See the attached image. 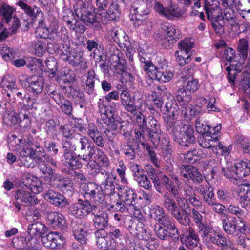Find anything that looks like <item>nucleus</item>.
Returning a JSON list of instances; mask_svg holds the SVG:
<instances>
[{
    "label": "nucleus",
    "mask_w": 250,
    "mask_h": 250,
    "mask_svg": "<svg viewBox=\"0 0 250 250\" xmlns=\"http://www.w3.org/2000/svg\"><path fill=\"white\" fill-rule=\"evenodd\" d=\"M166 122L167 129L170 131L174 140L180 146L188 147L196 143L192 126L184 124L180 120H177L176 117L172 116H167Z\"/></svg>",
    "instance_id": "1"
},
{
    "label": "nucleus",
    "mask_w": 250,
    "mask_h": 250,
    "mask_svg": "<svg viewBox=\"0 0 250 250\" xmlns=\"http://www.w3.org/2000/svg\"><path fill=\"white\" fill-rule=\"evenodd\" d=\"M136 122L139 125L141 130L135 129L136 138L139 142L145 143L146 139L144 133L146 132V135L153 144H158L160 142V139L162 131L161 125L158 121L152 116H149L147 117L141 112L136 115Z\"/></svg>",
    "instance_id": "2"
},
{
    "label": "nucleus",
    "mask_w": 250,
    "mask_h": 250,
    "mask_svg": "<svg viewBox=\"0 0 250 250\" xmlns=\"http://www.w3.org/2000/svg\"><path fill=\"white\" fill-rule=\"evenodd\" d=\"M151 6V2L146 0H136L132 3L129 17L135 27L141 25L148 18Z\"/></svg>",
    "instance_id": "3"
},
{
    "label": "nucleus",
    "mask_w": 250,
    "mask_h": 250,
    "mask_svg": "<svg viewBox=\"0 0 250 250\" xmlns=\"http://www.w3.org/2000/svg\"><path fill=\"white\" fill-rule=\"evenodd\" d=\"M98 207L92 204L88 199H79L77 203L70 205L68 208L69 215L76 218L83 219L90 213L96 211Z\"/></svg>",
    "instance_id": "4"
},
{
    "label": "nucleus",
    "mask_w": 250,
    "mask_h": 250,
    "mask_svg": "<svg viewBox=\"0 0 250 250\" xmlns=\"http://www.w3.org/2000/svg\"><path fill=\"white\" fill-rule=\"evenodd\" d=\"M107 55L109 56V62L115 69L119 71L118 73L125 72L127 70L126 61L123 54L114 44L110 43L105 47Z\"/></svg>",
    "instance_id": "5"
},
{
    "label": "nucleus",
    "mask_w": 250,
    "mask_h": 250,
    "mask_svg": "<svg viewBox=\"0 0 250 250\" xmlns=\"http://www.w3.org/2000/svg\"><path fill=\"white\" fill-rule=\"evenodd\" d=\"M77 17L85 25L92 28L94 30L99 31L102 26L99 21V15H95L85 6H81L75 10Z\"/></svg>",
    "instance_id": "6"
},
{
    "label": "nucleus",
    "mask_w": 250,
    "mask_h": 250,
    "mask_svg": "<svg viewBox=\"0 0 250 250\" xmlns=\"http://www.w3.org/2000/svg\"><path fill=\"white\" fill-rule=\"evenodd\" d=\"M82 186L85 200L88 199L90 202L93 201L97 204H101L104 200V193L101 185L94 182H88Z\"/></svg>",
    "instance_id": "7"
},
{
    "label": "nucleus",
    "mask_w": 250,
    "mask_h": 250,
    "mask_svg": "<svg viewBox=\"0 0 250 250\" xmlns=\"http://www.w3.org/2000/svg\"><path fill=\"white\" fill-rule=\"evenodd\" d=\"M193 46V44L186 38L178 43L180 50L175 52V55L177 56L176 61L180 65L184 66L190 62L191 59L189 53Z\"/></svg>",
    "instance_id": "8"
},
{
    "label": "nucleus",
    "mask_w": 250,
    "mask_h": 250,
    "mask_svg": "<svg viewBox=\"0 0 250 250\" xmlns=\"http://www.w3.org/2000/svg\"><path fill=\"white\" fill-rule=\"evenodd\" d=\"M19 189L15 191L14 205L18 211L21 209V206H30L36 204L38 199L31 192L25 190L26 188Z\"/></svg>",
    "instance_id": "9"
},
{
    "label": "nucleus",
    "mask_w": 250,
    "mask_h": 250,
    "mask_svg": "<svg viewBox=\"0 0 250 250\" xmlns=\"http://www.w3.org/2000/svg\"><path fill=\"white\" fill-rule=\"evenodd\" d=\"M46 221L48 225L54 229L66 231L67 228V223L65 216L58 212H47Z\"/></svg>",
    "instance_id": "10"
},
{
    "label": "nucleus",
    "mask_w": 250,
    "mask_h": 250,
    "mask_svg": "<svg viewBox=\"0 0 250 250\" xmlns=\"http://www.w3.org/2000/svg\"><path fill=\"white\" fill-rule=\"evenodd\" d=\"M43 197L47 202L58 208H65L69 205L68 200L62 194L53 189L45 190Z\"/></svg>",
    "instance_id": "11"
},
{
    "label": "nucleus",
    "mask_w": 250,
    "mask_h": 250,
    "mask_svg": "<svg viewBox=\"0 0 250 250\" xmlns=\"http://www.w3.org/2000/svg\"><path fill=\"white\" fill-rule=\"evenodd\" d=\"M94 234L96 239V245L102 250H114L116 242L114 239L104 232L95 231Z\"/></svg>",
    "instance_id": "12"
},
{
    "label": "nucleus",
    "mask_w": 250,
    "mask_h": 250,
    "mask_svg": "<svg viewBox=\"0 0 250 250\" xmlns=\"http://www.w3.org/2000/svg\"><path fill=\"white\" fill-rule=\"evenodd\" d=\"M146 69L150 72L149 77L162 83L168 82L173 76L170 71H165L162 67H157L154 65H148Z\"/></svg>",
    "instance_id": "13"
},
{
    "label": "nucleus",
    "mask_w": 250,
    "mask_h": 250,
    "mask_svg": "<svg viewBox=\"0 0 250 250\" xmlns=\"http://www.w3.org/2000/svg\"><path fill=\"white\" fill-rule=\"evenodd\" d=\"M103 115L105 116L108 121V129L104 131L105 133L108 131L110 132V130H115L119 127L120 124H123L124 122L122 118L115 111H113L109 108H106L104 110Z\"/></svg>",
    "instance_id": "14"
},
{
    "label": "nucleus",
    "mask_w": 250,
    "mask_h": 250,
    "mask_svg": "<svg viewBox=\"0 0 250 250\" xmlns=\"http://www.w3.org/2000/svg\"><path fill=\"white\" fill-rule=\"evenodd\" d=\"M53 180L56 181V186L63 194L68 196L72 195L74 192L73 182L72 180L68 177H62L58 175L55 176Z\"/></svg>",
    "instance_id": "15"
},
{
    "label": "nucleus",
    "mask_w": 250,
    "mask_h": 250,
    "mask_svg": "<svg viewBox=\"0 0 250 250\" xmlns=\"http://www.w3.org/2000/svg\"><path fill=\"white\" fill-rule=\"evenodd\" d=\"M96 212V210L93 211L92 214L94 216L93 219L94 226L97 229L96 231L104 232L108 226V214L107 212L102 210Z\"/></svg>",
    "instance_id": "16"
},
{
    "label": "nucleus",
    "mask_w": 250,
    "mask_h": 250,
    "mask_svg": "<svg viewBox=\"0 0 250 250\" xmlns=\"http://www.w3.org/2000/svg\"><path fill=\"white\" fill-rule=\"evenodd\" d=\"M177 205V222L185 226L190 225L191 223V220L189 218L190 215V209L188 211L190 206L188 201L186 202H183Z\"/></svg>",
    "instance_id": "17"
},
{
    "label": "nucleus",
    "mask_w": 250,
    "mask_h": 250,
    "mask_svg": "<svg viewBox=\"0 0 250 250\" xmlns=\"http://www.w3.org/2000/svg\"><path fill=\"white\" fill-rule=\"evenodd\" d=\"M246 59L238 58V60L234 61L229 66L226 68L228 71V79L229 82L233 85H235V81L236 79V76L240 73L243 68L242 64L244 63Z\"/></svg>",
    "instance_id": "18"
},
{
    "label": "nucleus",
    "mask_w": 250,
    "mask_h": 250,
    "mask_svg": "<svg viewBox=\"0 0 250 250\" xmlns=\"http://www.w3.org/2000/svg\"><path fill=\"white\" fill-rule=\"evenodd\" d=\"M97 15L101 17L102 20L108 21H117L120 15V8L117 3H112L107 11L100 10L97 11Z\"/></svg>",
    "instance_id": "19"
},
{
    "label": "nucleus",
    "mask_w": 250,
    "mask_h": 250,
    "mask_svg": "<svg viewBox=\"0 0 250 250\" xmlns=\"http://www.w3.org/2000/svg\"><path fill=\"white\" fill-rule=\"evenodd\" d=\"M87 133L96 146H98L99 148L104 147L105 141L102 136L101 133L98 131L97 126L93 123L89 124Z\"/></svg>",
    "instance_id": "20"
},
{
    "label": "nucleus",
    "mask_w": 250,
    "mask_h": 250,
    "mask_svg": "<svg viewBox=\"0 0 250 250\" xmlns=\"http://www.w3.org/2000/svg\"><path fill=\"white\" fill-rule=\"evenodd\" d=\"M163 206L177 221L178 205L168 192H166L163 196Z\"/></svg>",
    "instance_id": "21"
},
{
    "label": "nucleus",
    "mask_w": 250,
    "mask_h": 250,
    "mask_svg": "<svg viewBox=\"0 0 250 250\" xmlns=\"http://www.w3.org/2000/svg\"><path fill=\"white\" fill-rule=\"evenodd\" d=\"M33 158L35 163L38 166L46 162H48L51 165L56 166L57 163L56 161L48 154L45 153L43 148L40 145H36L35 153L34 155Z\"/></svg>",
    "instance_id": "22"
},
{
    "label": "nucleus",
    "mask_w": 250,
    "mask_h": 250,
    "mask_svg": "<svg viewBox=\"0 0 250 250\" xmlns=\"http://www.w3.org/2000/svg\"><path fill=\"white\" fill-rule=\"evenodd\" d=\"M19 5L23 9L24 12L30 18V23L35 24L37 18L42 15V12L39 7L34 6L33 7L28 5L23 1H20L18 2Z\"/></svg>",
    "instance_id": "23"
},
{
    "label": "nucleus",
    "mask_w": 250,
    "mask_h": 250,
    "mask_svg": "<svg viewBox=\"0 0 250 250\" xmlns=\"http://www.w3.org/2000/svg\"><path fill=\"white\" fill-rule=\"evenodd\" d=\"M59 233L50 232L42 236V241L44 245L52 249H60L62 247L61 240L59 239Z\"/></svg>",
    "instance_id": "24"
},
{
    "label": "nucleus",
    "mask_w": 250,
    "mask_h": 250,
    "mask_svg": "<svg viewBox=\"0 0 250 250\" xmlns=\"http://www.w3.org/2000/svg\"><path fill=\"white\" fill-rule=\"evenodd\" d=\"M139 148V145L137 142L134 146L124 143L120 146V151L125 158L129 160H134L136 158V154Z\"/></svg>",
    "instance_id": "25"
},
{
    "label": "nucleus",
    "mask_w": 250,
    "mask_h": 250,
    "mask_svg": "<svg viewBox=\"0 0 250 250\" xmlns=\"http://www.w3.org/2000/svg\"><path fill=\"white\" fill-rule=\"evenodd\" d=\"M111 36L113 40L117 42L120 46L123 47L124 45L127 46L129 43L128 40V36L126 33L119 27H114L111 31Z\"/></svg>",
    "instance_id": "26"
},
{
    "label": "nucleus",
    "mask_w": 250,
    "mask_h": 250,
    "mask_svg": "<svg viewBox=\"0 0 250 250\" xmlns=\"http://www.w3.org/2000/svg\"><path fill=\"white\" fill-rule=\"evenodd\" d=\"M213 188L207 185H200L197 188L198 193L203 197L204 201L208 205H213L216 201Z\"/></svg>",
    "instance_id": "27"
},
{
    "label": "nucleus",
    "mask_w": 250,
    "mask_h": 250,
    "mask_svg": "<svg viewBox=\"0 0 250 250\" xmlns=\"http://www.w3.org/2000/svg\"><path fill=\"white\" fill-rule=\"evenodd\" d=\"M21 187V188L29 189L32 192L35 194L43 191V188L41 186V184L33 182L29 174L24 175Z\"/></svg>",
    "instance_id": "28"
},
{
    "label": "nucleus",
    "mask_w": 250,
    "mask_h": 250,
    "mask_svg": "<svg viewBox=\"0 0 250 250\" xmlns=\"http://www.w3.org/2000/svg\"><path fill=\"white\" fill-rule=\"evenodd\" d=\"M48 230L47 228L41 222H35L29 225L27 231L30 236H43Z\"/></svg>",
    "instance_id": "29"
},
{
    "label": "nucleus",
    "mask_w": 250,
    "mask_h": 250,
    "mask_svg": "<svg viewBox=\"0 0 250 250\" xmlns=\"http://www.w3.org/2000/svg\"><path fill=\"white\" fill-rule=\"evenodd\" d=\"M65 49L64 51L65 53H64V55L66 56L65 60L68 62L73 66H78L81 65L83 62V59L78 52L73 51L71 52L69 49L70 47L69 45H65Z\"/></svg>",
    "instance_id": "30"
},
{
    "label": "nucleus",
    "mask_w": 250,
    "mask_h": 250,
    "mask_svg": "<svg viewBox=\"0 0 250 250\" xmlns=\"http://www.w3.org/2000/svg\"><path fill=\"white\" fill-rule=\"evenodd\" d=\"M137 197L134 191L128 187L123 188L121 193H118V198L121 199L126 205H133Z\"/></svg>",
    "instance_id": "31"
},
{
    "label": "nucleus",
    "mask_w": 250,
    "mask_h": 250,
    "mask_svg": "<svg viewBox=\"0 0 250 250\" xmlns=\"http://www.w3.org/2000/svg\"><path fill=\"white\" fill-rule=\"evenodd\" d=\"M219 140L218 136H213L212 134L208 133L202 135L199 141L200 145L207 149H211L217 144V141Z\"/></svg>",
    "instance_id": "32"
},
{
    "label": "nucleus",
    "mask_w": 250,
    "mask_h": 250,
    "mask_svg": "<svg viewBox=\"0 0 250 250\" xmlns=\"http://www.w3.org/2000/svg\"><path fill=\"white\" fill-rule=\"evenodd\" d=\"M192 93L184 87L178 89L176 92V98L179 104L187 105L191 100Z\"/></svg>",
    "instance_id": "33"
},
{
    "label": "nucleus",
    "mask_w": 250,
    "mask_h": 250,
    "mask_svg": "<svg viewBox=\"0 0 250 250\" xmlns=\"http://www.w3.org/2000/svg\"><path fill=\"white\" fill-rule=\"evenodd\" d=\"M28 86V90L34 94H39L42 92L43 88V82L42 79H33L32 78L27 79Z\"/></svg>",
    "instance_id": "34"
},
{
    "label": "nucleus",
    "mask_w": 250,
    "mask_h": 250,
    "mask_svg": "<svg viewBox=\"0 0 250 250\" xmlns=\"http://www.w3.org/2000/svg\"><path fill=\"white\" fill-rule=\"evenodd\" d=\"M93 159L102 167H108L109 162L107 156L100 148L95 146L93 153Z\"/></svg>",
    "instance_id": "35"
},
{
    "label": "nucleus",
    "mask_w": 250,
    "mask_h": 250,
    "mask_svg": "<svg viewBox=\"0 0 250 250\" xmlns=\"http://www.w3.org/2000/svg\"><path fill=\"white\" fill-rule=\"evenodd\" d=\"M162 133L161 134V137L160 139V142L159 143L161 144V147L163 150V152L164 154L165 158L166 160L168 161L170 159L172 155H171V149L170 147V140L167 134H163L162 135ZM158 144H156L155 145Z\"/></svg>",
    "instance_id": "36"
},
{
    "label": "nucleus",
    "mask_w": 250,
    "mask_h": 250,
    "mask_svg": "<svg viewBox=\"0 0 250 250\" xmlns=\"http://www.w3.org/2000/svg\"><path fill=\"white\" fill-rule=\"evenodd\" d=\"M237 219L235 217L232 218V220H229L227 215L222 219L223 227L225 232L229 235H234L236 232V224L235 222Z\"/></svg>",
    "instance_id": "37"
},
{
    "label": "nucleus",
    "mask_w": 250,
    "mask_h": 250,
    "mask_svg": "<svg viewBox=\"0 0 250 250\" xmlns=\"http://www.w3.org/2000/svg\"><path fill=\"white\" fill-rule=\"evenodd\" d=\"M106 179L102 182V185L104 188V195H110L111 193H115V185L110 173L108 172L105 173Z\"/></svg>",
    "instance_id": "38"
},
{
    "label": "nucleus",
    "mask_w": 250,
    "mask_h": 250,
    "mask_svg": "<svg viewBox=\"0 0 250 250\" xmlns=\"http://www.w3.org/2000/svg\"><path fill=\"white\" fill-rule=\"evenodd\" d=\"M250 164L241 161L235 165V170L238 175V178L246 177L250 172Z\"/></svg>",
    "instance_id": "39"
},
{
    "label": "nucleus",
    "mask_w": 250,
    "mask_h": 250,
    "mask_svg": "<svg viewBox=\"0 0 250 250\" xmlns=\"http://www.w3.org/2000/svg\"><path fill=\"white\" fill-rule=\"evenodd\" d=\"M173 182L167 177L166 175L162 174L159 178V184H157L156 187H154L155 190L159 193H163L165 189L163 185L167 188L171 184H173Z\"/></svg>",
    "instance_id": "40"
},
{
    "label": "nucleus",
    "mask_w": 250,
    "mask_h": 250,
    "mask_svg": "<svg viewBox=\"0 0 250 250\" xmlns=\"http://www.w3.org/2000/svg\"><path fill=\"white\" fill-rule=\"evenodd\" d=\"M96 146L94 145L85 147L84 149L78 151V157L80 159L85 162L88 161L90 159H93V153Z\"/></svg>",
    "instance_id": "41"
},
{
    "label": "nucleus",
    "mask_w": 250,
    "mask_h": 250,
    "mask_svg": "<svg viewBox=\"0 0 250 250\" xmlns=\"http://www.w3.org/2000/svg\"><path fill=\"white\" fill-rule=\"evenodd\" d=\"M60 131L62 135L67 139H76V138L79 137L80 133H75L73 127H70L68 125H61L59 128Z\"/></svg>",
    "instance_id": "42"
},
{
    "label": "nucleus",
    "mask_w": 250,
    "mask_h": 250,
    "mask_svg": "<svg viewBox=\"0 0 250 250\" xmlns=\"http://www.w3.org/2000/svg\"><path fill=\"white\" fill-rule=\"evenodd\" d=\"M185 88L192 93L196 91L199 87L198 80L193 77H188L185 79L184 86Z\"/></svg>",
    "instance_id": "43"
},
{
    "label": "nucleus",
    "mask_w": 250,
    "mask_h": 250,
    "mask_svg": "<svg viewBox=\"0 0 250 250\" xmlns=\"http://www.w3.org/2000/svg\"><path fill=\"white\" fill-rule=\"evenodd\" d=\"M150 216L153 218L156 221H158L163 216L166 214L164 208L156 204L151 206L149 208Z\"/></svg>",
    "instance_id": "44"
},
{
    "label": "nucleus",
    "mask_w": 250,
    "mask_h": 250,
    "mask_svg": "<svg viewBox=\"0 0 250 250\" xmlns=\"http://www.w3.org/2000/svg\"><path fill=\"white\" fill-rule=\"evenodd\" d=\"M165 108H166V111L168 113V115L167 116L176 117V116L177 115L179 108L174 99L169 100L168 101L166 102Z\"/></svg>",
    "instance_id": "45"
},
{
    "label": "nucleus",
    "mask_w": 250,
    "mask_h": 250,
    "mask_svg": "<svg viewBox=\"0 0 250 250\" xmlns=\"http://www.w3.org/2000/svg\"><path fill=\"white\" fill-rule=\"evenodd\" d=\"M77 222L75 221H72L71 227L73 233V236L75 238L79 241L81 244L86 243L85 234L80 231L79 228H77Z\"/></svg>",
    "instance_id": "46"
},
{
    "label": "nucleus",
    "mask_w": 250,
    "mask_h": 250,
    "mask_svg": "<svg viewBox=\"0 0 250 250\" xmlns=\"http://www.w3.org/2000/svg\"><path fill=\"white\" fill-rule=\"evenodd\" d=\"M222 172L223 175L227 178L230 180L235 184H237L238 175L235 170V167H231L229 168H225L223 167L222 168Z\"/></svg>",
    "instance_id": "47"
},
{
    "label": "nucleus",
    "mask_w": 250,
    "mask_h": 250,
    "mask_svg": "<svg viewBox=\"0 0 250 250\" xmlns=\"http://www.w3.org/2000/svg\"><path fill=\"white\" fill-rule=\"evenodd\" d=\"M165 12V17L169 20H172L175 17L179 18L183 14L180 10H178L176 6L172 4H170L166 8Z\"/></svg>",
    "instance_id": "48"
},
{
    "label": "nucleus",
    "mask_w": 250,
    "mask_h": 250,
    "mask_svg": "<svg viewBox=\"0 0 250 250\" xmlns=\"http://www.w3.org/2000/svg\"><path fill=\"white\" fill-rule=\"evenodd\" d=\"M165 37H176V40L179 39V31L175 27L172 26H167L163 24L161 26Z\"/></svg>",
    "instance_id": "49"
},
{
    "label": "nucleus",
    "mask_w": 250,
    "mask_h": 250,
    "mask_svg": "<svg viewBox=\"0 0 250 250\" xmlns=\"http://www.w3.org/2000/svg\"><path fill=\"white\" fill-rule=\"evenodd\" d=\"M249 49L248 42L244 39H240L237 45L238 54L240 55L239 58L246 59L248 57Z\"/></svg>",
    "instance_id": "50"
},
{
    "label": "nucleus",
    "mask_w": 250,
    "mask_h": 250,
    "mask_svg": "<svg viewBox=\"0 0 250 250\" xmlns=\"http://www.w3.org/2000/svg\"><path fill=\"white\" fill-rule=\"evenodd\" d=\"M78 141V143L75 148V150H77V152L84 149L85 147H88L91 146V143L86 137L79 134V137L76 138V139Z\"/></svg>",
    "instance_id": "51"
},
{
    "label": "nucleus",
    "mask_w": 250,
    "mask_h": 250,
    "mask_svg": "<svg viewBox=\"0 0 250 250\" xmlns=\"http://www.w3.org/2000/svg\"><path fill=\"white\" fill-rule=\"evenodd\" d=\"M78 156H73L66 161L63 165L69 169L75 170L82 167V164Z\"/></svg>",
    "instance_id": "52"
},
{
    "label": "nucleus",
    "mask_w": 250,
    "mask_h": 250,
    "mask_svg": "<svg viewBox=\"0 0 250 250\" xmlns=\"http://www.w3.org/2000/svg\"><path fill=\"white\" fill-rule=\"evenodd\" d=\"M13 10L12 7L5 4L0 8V14L3 16V19L5 20L7 24L9 23L12 19Z\"/></svg>",
    "instance_id": "53"
},
{
    "label": "nucleus",
    "mask_w": 250,
    "mask_h": 250,
    "mask_svg": "<svg viewBox=\"0 0 250 250\" xmlns=\"http://www.w3.org/2000/svg\"><path fill=\"white\" fill-rule=\"evenodd\" d=\"M249 73L247 72L242 73L240 86L241 90L245 93L249 94L250 97V83L249 82Z\"/></svg>",
    "instance_id": "54"
},
{
    "label": "nucleus",
    "mask_w": 250,
    "mask_h": 250,
    "mask_svg": "<svg viewBox=\"0 0 250 250\" xmlns=\"http://www.w3.org/2000/svg\"><path fill=\"white\" fill-rule=\"evenodd\" d=\"M57 124L54 119H49L45 122V131L48 135L53 137L54 135H56Z\"/></svg>",
    "instance_id": "55"
},
{
    "label": "nucleus",
    "mask_w": 250,
    "mask_h": 250,
    "mask_svg": "<svg viewBox=\"0 0 250 250\" xmlns=\"http://www.w3.org/2000/svg\"><path fill=\"white\" fill-rule=\"evenodd\" d=\"M139 185L148 191L152 190V185L147 175L144 174L136 180Z\"/></svg>",
    "instance_id": "56"
},
{
    "label": "nucleus",
    "mask_w": 250,
    "mask_h": 250,
    "mask_svg": "<svg viewBox=\"0 0 250 250\" xmlns=\"http://www.w3.org/2000/svg\"><path fill=\"white\" fill-rule=\"evenodd\" d=\"M224 55L226 60L231 63L234 61L238 60V58L240 57L239 54H235V50L231 47L225 49Z\"/></svg>",
    "instance_id": "57"
},
{
    "label": "nucleus",
    "mask_w": 250,
    "mask_h": 250,
    "mask_svg": "<svg viewBox=\"0 0 250 250\" xmlns=\"http://www.w3.org/2000/svg\"><path fill=\"white\" fill-rule=\"evenodd\" d=\"M40 170L44 174H48L50 179H54L57 175L55 174V170L53 169L51 167L46 163L41 164L38 166Z\"/></svg>",
    "instance_id": "58"
},
{
    "label": "nucleus",
    "mask_w": 250,
    "mask_h": 250,
    "mask_svg": "<svg viewBox=\"0 0 250 250\" xmlns=\"http://www.w3.org/2000/svg\"><path fill=\"white\" fill-rule=\"evenodd\" d=\"M58 105L63 113L69 116L72 115L73 110L72 103L69 100L67 99L65 101H63V102Z\"/></svg>",
    "instance_id": "59"
},
{
    "label": "nucleus",
    "mask_w": 250,
    "mask_h": 250,
    "mask_svg": "<svg viewBox=\"0 0 250 250\" xmlns=\"http://www.w3.org/2000/svg\"><path fill=\"white\" fill-rule=\"evenodd\" d=\"M154 231L157 236L161 240L168 239V230L160 225L156 224L154 226Z\"/></svg>",
    "instance_id": "60"
},
{
    "label": "nucleus",
    "mask_w": 250,
    "mask_h": 250,
    "mask_svg": "<svg viewBox=\"0 0 250 250\" xmlns=\"http://www.w3.org/2000/svg\"><path fill=\"white\" fill-rule=\"evenodd\" d=\"M196 129L198 133L201 134V136L208 133L212 134L211 126L201 124L198 119L196 120Z\"/></svg>",
    "instance_id": "61"
},
{
    "label": "nucleus",
    "mask_w": 250,
    "mask_h": 250,
    "mask_svg": "<svg viewBox=\"0 0 250 250\" xmlns=\"http://www.w3.org/2000/svg\"><path fill=\"white\" fill-rule=\"evenodd\" d=\"M13 247L17 249H25L27 246L26 238L22 236H16L13 238Z\"/></svg>",
    "instance_id": "62"
},
{
    "label": "nucleus",
    "mask_w": 250,
    "mask_h": 250,
    "mask_svg": "<svg viewBox=\"0 0 250 250\" xmlns=\"http://www.w3.org/2000/svg\"><path fill=\"white\" fill-rule=\"evenodd\" d=\"M130 169L132 172V175L135 180H138L141 176L144 175V170L139 165L135 163H131Z\"/></svg>",
    "instance_id": "63"
},
{
    "label": "nucleus",
    "mask_w": 250,
    "mask_h": 250,
    "mask_svg": "<svg viewBox=\"0 0 250 250\" xmlns=\"http://www.w3.org/2000/svg\"><path fill=\"white\" fill-rule=\"evenodd\" d=\"M187 180L191 179L194 183H200L203 180V177L199 170L195 167L186 178Z\"/></svg>",
    "instance_id": "64"
}]
</instances>
